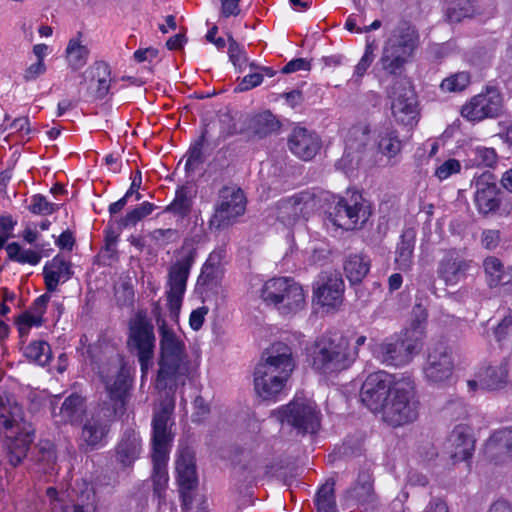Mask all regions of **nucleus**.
I'll return each instance as SVG.
<instances>
[{"mask_svg": "<svg viewBox=\"0 0 512 512\" xmlns=\"http://www.w3.org/2000/svg\"><path fill=\"white\" fill-rule=\"evenodd\" d=\"M109 403H104L82 428L81 439L91 449L105 445L111 423L123 413L131 387L129 372L120 365H111L100 371Z\"/></svg>", "mask_w": 512, "mask_h": 512, "instance_id": "nucleus-1", "label": "nucleus"}, {"mask_svg": "<svg viewBox=\"0 0 512 512\" xmlns=\"http://www.w3.org/2000/svg\"><path fill=\"white\" fill-rule=\"evenodd\" d=\"M160 335V359L159 371L156 380L158 389L166 392L167 398L161 403V409L173 396L174 389L178 384H184L189 370V361L186 354V347L183 337L173 328L168 327L165 322L159 325Z\"/></svg>", "mask_w": 512, "mask_h": 512, "instance_id": "nucleus-2", "label": "nucleus"}, {"mask_svg": "<svg viewBox=\"0 0 512 512\" xmlns=\"http://www.w3.org/2000/svg\"><path fill=\"white\" fill-rule=\"evenodd\" d=\"M295 368L291 348L277 343L266 352L265 360L254 371L256 394L267 401H277L284 393L287 382Z\"/></svg>", "mask_w": 512, "mask_h": 512, "instance_id": "nucleus-3", "label": "nucleus"}, {"mask_svg": "<svg viewBox=\"0 0 512 512\" xmlns=\"http://www.w3.org/2000/svg\"><path fill=\"white\" fill-rule=\"evenodd\" d=\"M427 313L421 304L412 312L409 325L404 329L401 339H387L373 348V353L382 363L393 366L408 364L421 348L425 337Z\"/></svg>", "mask_w": 512, "mask_h": 512, "instance_id": "nucleus-4", "label": "nucleus"}, {"mask_svg": "<svg viewBox=\"0 0 512 512\" xmlns=\"http://www.w3.org/2000/svg\"><path fill=\"white\" fill-rule=\"evenodd\" d=\"M173 400L170 399L161 409H156L152 421V481L154 493L160 498L165 492L168 483L167 462L173 434L171 415L174 410Z\"/></svg>", "mask_w": 512, "mask_h": 512, "instance_id": "nucleus-5", "label": "nucleus"}, {"mask_svg": "<svg viewBox=\"0 0 512 512\" xmlns=\"http://www.w3.org/2000/svg\"><path fill=\"white\" fill-rule=\"evenodd\" d=\"M0 432L7 440V458L12 466L19 465L27 456L33 434L23 422L22 408L9 396L0 397Z\"/></svg>", "mask_w": 512, "mask_h": 512, "instance_id": "nucleus-6", "label": "nucleus"}, {"mask_svg": "<svg viewBox=\"0 0 512 512\" xmlns=\"http://www.w3.org/2000/svg\"><path fill=\"white\" fill-rule=\"evenodd\" d=\"M357 357L351 351L347 337L332 338L323 335L315 341L311 352L312 367L323 375H331L349 368Z\"/></svg>", "mask_w": 512, "mask_h": 512, "instance_id": "nucleus-7", "label": "nucleus"}, {"mask_svg": "<svg viewBox=\"0 0 512 512\" xmlns=\"http://www.w3.org/2000/svg\"><path fill=\"white\" fill-rule=\"evenodd\" d=\"M380 413L382 419L393 427L409 424L418 418L419 401L410 377L399 378Z\"/></svg>", "mask_w": 512, "mask_h": 512, "instance_id": "nucleus-8", "label": "nucleus"}, {"mask_svg": "<svg viewBox=\"0 0 512 512\" xmlns=\"http://www.w3.org/2000/svg\"><path fill=\"white\" fill-rule=\"evenodd\" d=\"M474 203L483 217H507L512 213V197L505 194L497 185L496 176L485 171L474 178Z\"/></svg>", "mask_w": 512, "mask_h": 512, "instance_id": "nucleus-9", "label": "nucleus"}, {"mask_svg": "<svg viewBox=\"0 0 512 512\" xmlns=\"http://www.w3.org/2000/svg\"><path fill=\"white\" fill-rule=\"evenodd\" d=\"M273 415L299 433H315L320 427V410L311 398L302 393H297L287 405L273 411Z\"/></svg>", "mask_w": 512, "mask_h": 512, "instance_id": "nucleus-10", "label": "nucleus"}, {"mask_svg": "<svg viewBox=\"0 0 512 512\" xmlns=\"http://www.w3.org/2000/svg\"><path fill=\"white\" fill-rule=\"evenodd\" d=\"M370 211L363 196L358 192L338 197L330 206L328 217L333 225L345 230L361 227L369 218Z\"/></svg>", "mask_w": 512, "mask_h": 512, "instance_id": "nucleus-11", "label": "nucleus"}, {"mask_svg": "<svg viewBox=\"0 0 512 512\" xmlns=\"http://www.w3.org/2000/svg\"><path fill=\"white\" fill-rule=\"evenodd\" d=\"M128 345L137 353L143 378L152 366L155 336L153 324L141 312L130 321Z\"/></svg>", "mask_w": 512, "mask_h": 512, "instance_id": "nucleus-12", "label": "nucleus"}, {"mask_svg": "<svg viewBox=\"0 0 512 512\" xmlns=\"http://www.w3.org/2000/svg\"><path fill=\"white\" fill-rule=\"evenodd\" d=\"M395 120L405 126L416 123L418 116L416 93L406 78L394 81L387 92Z\"/></svg>", "mask_w": 512, "mask_h": 512, "instance_id": "nucleus-13", "label": "nucleus"}, {"mask_svg": "<svg viewBox=\"0 0 512 512\" xmlns=\"http://www.w3.org/2000/svg\"><path fill=\"white\" fill-rule=\"evenodd\" d=\"M400 377L386 371H377L367 376L360 390V399L372 412L380 413Z\"/></svg>", "mask_w": 512, "mask_h": 512, "instance_id": "nucleus-14", "label": "nucleus"}, {"mask_svg": "<svg viewBox=\"0 0 512 512\" xmlns=\"http://www.w3.org/2000/svg\"><path fill=\"white\" fill-rule=\"evenodd\" d=\"M246 198L244 192L235 186H225L219 191V200L210 225L217 229L233 224L237 217L244 214Z\"/></svg>", "mask_w": 512, "mask_h": 512, "instance_id": "nucleus-15", "label": "nucleus"}, {"mask_svg": "<svg viewBox=\"0 0 512 512\" xmlns=\"http://www.w3.org/2000/svg\"><path fill=\"white\" fill-rule=\"evenodd\" d=\"M454 362L451 350L444 344H436L429 348L426 363L423 367L424 377L434 384L446 383L453 374Z\"/></svg>", "mask_w": 512, "mask_h": 512, "instance_id": "nucleus-16", "label": "nucleus"}, {"mask_svg": "<svg viewBox=\"0 0 512 512\" xmlns=\"http://www.w3.org/2000/svg\"><path fill=\"white\" fill-rule=\"evenodd\" d=\"M503 113V99L494 89L474 96L462 106L461 115L469 121H481L485 118H496Z\"/></svg>", "mask_w": 512, "mask_h": 512, "instance_id": "nucleus-17", "label": "nucleus"}, {"mask_svg": "<svg viewBox=\"0 0 512 512\" xmlns=\"http://www.w3.org/2000/svg\"><path fill=\"white\" fill-rule=\"evenodd\" d=\"M176 472L182 508L190 510L192 508L191 492L197 487L198 478L194 455L189 449L186 448L179 452L176 460Z\"/></svg>", "mask_w": 512, "mask_h": 512, "instance_id": "nucleus-18", "label": "nucleus"}, {"mask_svg": "<svg viewBox=\"0 0 512 512\" xmlns=\"http://www.w3.org/2000/svg\"><path fill=\"white\" fill-rule=\"evenodd\" d=\"M314 207L315 195L307 190L301 191L277 203V219L285 225H292L299 218L306 217Z\"/></svg>", "mask_w": 512, "mask_h": 512, "instance_id": "nucleus-19", "label": "nucleus"}, {"mask_svg": "<svg viewBox=\"0 0 512 512\" xmlns=\"http://www.w3.org/2000/svg\"><path fill=\"white\" fill-rule=\"evenodd\" d=\"M46 494L50 499L52 512H98L94 491L88 484H85V489L72 504L66 503L65 492L59 493L53 487H49Z\"/></svg>", "mask_w": 512, "mask_h": 512, "instance_id": "nucleus-20", "label": "nucleus"}, {"mask_svg": "<svg viewBox=\"0 0 512 512\" xmlns=\"http://www.w3.org/2000/svg\"><path fill=\"white\" fill-rule=\"evenodd\" d=\"M484 455L493 465H505L512 461V426L495 430L487 439Z\"/></svg>", "mask_w": 512, "mask_h": 512, "instance_id": "nucleus-21", "label": "nucleus"}, {"mask_svg": "<svg viewBox=\"0 0 512 512\" xmlns=\"http://www.w3.org/2000/svg\"><path fill=\"white\" fill-rule=\"evenodd\" d=\"M260 298L281 314H290L302 309L305 305L304 290H260Z\"/></svg>", "mask_w": 512, "mask_h": 512, "instance_id": "nucleus-22", "label": "nucleus"}, {"mask_svg": "<svg viewBox=\"0 0 512 512\" xmlns=\"http://www.w3.org/2000/svg\"><path fill=\"white\" fill-rule=\"evenodd\" d=\"M471 264V260H466L458 251L451 249L440 260L437 273L446 285L454 286L466 277Z\"/></svg>", "mask_w": 512, "mask_h": 512, "instance_id": "nucleus-23", "label": "nucleus"}, {"mask_svg": "<svg viewBox=\"0 0 512 512\" xmlns=\"http://www.w3.org/2000/svg\"><path fill=\"white\" fill-rule=\"evenodd\" d=\"M288 146L293 154L308 161L318 153L320 139L316 133L304 127H295L289 136Z\"/></svg>", "mask_w": 512, "mask_h": 512, "instance_id": "nucleus-24", "label": "nucleus"}, {"mask_svg": "<svg viewBox=\"0 0 512 512\" xmlns=\"http://www.w3.org/2000/svg\"><path fill=\"white\" fill-rule=\"evenodd\" d=\"M451 456L455 461H464L472 457L475 450V439L472 429L466 424L454 427L448 438Z\"/></svg>", "mask_w": 512, "mask_h": 512, "instance_id": "nucleus-25", "label": "nucleus"}, {"mask_svg": "<svg viewBox=\"0 0 512 512\" xmlns=\"http://www.w3.org/2000/svg\"><path fill=\"white\" fill-rule=\"evenodd\" d=\"M418 33L414 26L407 21L399 22L393 29L385 47L391 48L403 55L411 56L418 44Z\"/></svg>", "mask_w": 512, "mask_h": 512, "instance_id": "nucleus-26", "label": "nucleus"}, {"mask_svg": "<svg viewBox=\"0 0 512 512\" xmlns=\"http://www.w3.org/2000/svg\"><path fill=\"white\" fill-rule=\"evenodd\" d=\"M57 400H59V397L55 396L51 403V413L56 423L73 424L81 420L85 412V405L84 399L80 395L76 393L71 394L63 401L60 407H57L55 404Z\"/></svg>", "mask_w": 512, "mask_h": 512, "instance_id": "nucleus-27", "label": "nucleus"}, {"mask_svg": "<svg viewBox=\"0 0 512 512\" xmlns=\"http://www.w3.org/2000/svg\"><path fill=\"white\" fill-rule=\"evenodd\" d=\"M203 131L204 136H209L212 147H217L227 138L238 133L236 120L230 112L219 113L216 120L204 126Z\"/></svg>", "mask_w": 512, "mask_h": 512, "instance_id": "nucleus-28", "label": "nucleus"}, {"mask_svg": "<svg viewBox=\"0 0 512 512\" xmlns=\"http://www.w3.org/2000/svg\"><path fill=\"white\" fill-rule=\"evenodd\" d=\"M196 251L193 248L182 249L178 253L176 262L171 265L168 274L170 288H185L190 269L195 261Z\"/></svg>", "mask_w": 512, "mask_h": 512, "instance_id": "nucleus-29", "label": "nucleus"}, {"mask_svg": "<svg viewBox=\"0 0 512 512\" xmlns=\"http://www.w3.org/2000/svg\"><path fill=\"white\" fill-rule=\"evenodd\" d=\"M482 266L490 288L512 285V266H505L496 256H487Z\"/></svg>", "mask_w": 512, "mask_h": 512, "instance_id": "nucleus-30", "label": "nucleus"}, {"mask_svg": "<svg viewBox=\"0 0 512 512\" xmlns=\"http://www.w3.org/2000/svg\"><path fill=\"white\" fill-rule=\"evenodd\" d=\"M142 451L141 438L134 429L124 431L120 442L117 445V459L125 466L133 463Z\"/></svg>", "mask_w": 512, "mask_h": 512, "instance_id": "nucleus-31", "label": "nucleus"}, {"mask_svg": "<svg viewBox=\"0 0 512 512\" xmlns=\"http://www.w3.org/2000/svg\"><path fill=\"white\" fill-rule=\"evenodd\" d=\"M480 385L486 390H499L508 383V360H504L496 366H488L478 373Z\"/></svg>", "mask_w": 512, "mask_h": 512, "instance_id": "nucleus-32", "label": "nucleus"}, {"mask_svg": "<svg viewBox=\"0 0 512 512\" xmlns=\"http://www.w3.org/2000/svg\"><path fill=\"white\" fill-rule=\"evenodd\" d=\"M476 0H451L445 9V18L450 23H458L464 18L483 14Z\"/></svg>", "mask_w": 512, "mask_h": 512, "instance_id": "nucleus-33", "label": "nucleus"}, {"mask_svg": "<svg viewBox=\"0 0 512 512\" xmlns=\"http://www.w3.org/2000/svg\"><path fill=\"white\" fill-rule=\"evenodd\" d=\"M44 279L46 288H55L65 283L71 276V264L63 258L56 256L44 267Z\"/></svg>", "mask_w": 512, "mask_h": 512, "instance_id": "nucleus-34", "label": "nucleus"}, {"mask_svg": "<svg viewBox=\"0 0 512 512\" xmlns=\"http://www.w3.org/2000/svg\"><path fill=\"white\" fill-rule=\"evenodd\" d=\"M343 290H314L312 306L322 315L334 313L343 302Z\"/></svg>", "mask_w": 512, "mask_h": 512, "instance_id": "nucleus-35", "label": "nucleus"}, {"mask_svg": "<svg viewBox=\"0 0 512 512\" xmlns=\"http://www.w3.org/2000/svg\"><path fill=\"white\" fill-rule=\"evenodd\" d=\"M370 270V259L364 255H350L344 264V271L351 285H358Z\"/></svg>", "mask_w": 512, "mask_h": 512, "instance_id": "nucleus-36", "label": "nucleus"}, {"mask_svg": "<svg viewBox=\"0 0 512 512\" xmlns=\"http://www.w3.org/2000/svg\"><path fill=\"white\" fill-rule=\"evenodd\" d=\"M416 233L408 228L401 234V240L397 245L395 261L402 269L410 267L413 258Z\"/></svg>", "mask_w": 512, "mask_h": 512, "instance_id": "nucleus-37", "label": "nucleus"}, {"mask_svg": "<svg viewBox=\"0 0 512 512\" xmlns=\"http://www.w3.org/2000/svg\"><path fill=\"white\" fill-rule=\"evenodd\" d=\"M378 149L388 158L395 157L402 149V142L397 131L391 127H384L378 135Z\"/></svg>", "mask_w": 512, "mask_h": 512, "instance_id": "nucleus-38", "label": "nucleus"}, {"mask_svg": "<svg viewBox=\"0 0 512 512\" xmlns=\"http://www.w3.org/2000/svg\"><path fill=\"white\" fill-rule=\"evenodd\" d=\"M192 204L190 189L187 186H181L176 190L174 200L164 209V212L172 213L184 219L190 214Z\"/></svg>", "mask_w": 512, "mask_h": 512, "instance_id": "nucleus-39", "label": "nucleus"}, {"mask_svg": "<svg viewBox=\"0 0 512 512\" xmlns=\"http://www.w3.org/2000/svg\"><path fill=\"white\" fill-rule=\"evenodd\" d=\"M249 127L259 138H264L276 132L280 128V123L270 111H264L250 120Z\"/></svg>", "mask_w": 512, "mask_h": 512, "instance_id": "nucleus-40", "label": "nucleus"}, {"mask_svg": "<svg viewBox=\"0 0 512 512\" xmlns=\"http://www.w3.org/2000/svg\"><path fill=\"white\" fill-rule=\"evenodd\" d=\"M409 57L384 46L380 64L382 69L388 74L398 75L401 74Z\"/></svg>", "mask_w": 512, "mask_h": 512, "instance_id": "nucleus-41", "label": "nucleus"}, {"mask_svg": "<svg viewBox=\"0 0 512 512\" xmlns=\"http://www.w3.org/2000/svg\"><path fill=\"white\" fill-rule=\"evenodd\" d=\"M24 356L31 362L45 366L50 362L52 352L50 345L46 341L37 340L24 348Z\"/></svg>", "mask_w": 512, "mask_h": 512, "instance_id": "nucleus-42", "label": "nucleus"}, {"mask_svg": "<svg viewBox=\"0 0 512 512\" xmlns=\"http://www.w3.org/2000/svg\"><path fill=\"white\" fill-rule=\"evenodd\" d=\"M88 55V48L82 45L79 40L71 39L69 41L66 48V58L73 70L82 68L87 62Z\"/></svg>", "mask_w": 512, "mask_h": 512, "instance_id": "nucleus-43", "label": "nucleus"}, {"mask_svg": "<svg viewBox=\"0 0 512 512\" xmlns=\"http://www.w3.org/2000/svg\"><path fill=\"white\" fill-rule=\"evenodd\" d=\"M315 504L318 512H335L334 482H325L316 494Z\"/></svg>", "mask_w": 512, "mask_h": 512, "instance_id": "nucleus-44", "label": "nucleus"}, {"mask_svg": "<svg viewBox=\"0 0 512 512\" xmlns=\"http://www.w3.org/2000/svg\"><path fill=\"white\" fill-rule=\"evenodd\" d=\"M95 71L94 77H97L95 97L103 99L109 92L110 89V68L108 64L104 62H97L93 67Z\"/></svg>", "mask_w": 512, "mask_h": 512, "instance_id": "nucleus-45", "label": "nucleus"}, {"mask_svg": "<svg viewBox=\"0 0 512 512\" xmlns=\"http://www.w3.org/2000/svg\"><path fill=\"white\" fill-rule=\"evenodd\" d=\"M9 259L21 264L36 265L39 263L40 255L32 250H23L17 242L10 243L6 246Z\"/></svg>", "mask_w": 512, "mask_h": 512, "instance_id": "nucleus-46", "label": "nucleus"}, {"mask_svg": "<svg viewBox=\"0 0 512 512\" xmlns=\"http://www.w3.org/2000/svg\"><path fill=\"white\" fill-rule=\"evenodd\" d=\"M361 483L348 492V497L357 503L369 502L373 495V487L370 475L365 473L360 476Z\"/></svg>", "mask_w": 512, "mask_h": 512, "instance_id": "nucleus-47", "label": "nucleus"}, {"mask_svg": "<svg viewBox=\"0 0 512 512\" xmlns=\"http://www.w3.org/2000/svg\"><path fill=\"white\" fill-rule=\"evenodd\" d=\"M204 144L211 145V141L209 140V136H204V131L202 130L199 139L190 146L187 153V161L185 164V169L190 170L194 169L193 166L195 164L203 163V152L202 148Z\"/></svg>", "mask_w": 512, "mask_h": 512, "instance_id": "nucleus-48", "label": "nucleus"}, {"mask_svg": "<svg viewBox=\"0 0 512 512\" xmlns=\"http://www.w3.org/2000/svg\"><path fill=\"white\" fill-rule=\"evenodd\" d=\"M470 84V74L468 72H458L445 78L440 87L447 92L463 91Z\"/></svg>", "mask_w": 512, "mask_h": 512, "instance_id": "nucleus-49", "label": "nucleus"}, {"mask_svg": "<svg viewBox=\"0 0 512 512\" xmlns=\"http://www.w3.org/2000/svg\"><path fill=\"white\" fill-rule=\"evenodd\" d=\"M374 47L372 44H367L365 47V52L361 59L359 60L358 64L355 66V71L350 79V82L359 85L361 82L362 77L365 75L367 69L370 67L374 60Z\"/></svg>", "mask_w": 512, "mask_h": 512, "instance_id": "nucleus-50", "label": "nucleus"}, {"mask_svg": "<svg viewBox=\"0 0 512 512\" xmlns=\"http://www.w3.org/2000/svg\"><path fill=\"white\" fill-rule=\"evenodd\" d=\"M150 239L158 247H166L180 239V233L176 229H155L149 234Z\"/></svg>", "mask_w": 512, "mask_h": 512, "instance_id": "nucleus-51", "label": "nucleus"}, {"mask_svg": "<svg viewBox=\"0 0 512 512\" xmlns=\"http://www.w3.org/2000/svg\"><path fill=\"white\" fill-rule=\"evenodd\" d=\"M223 273V266H210L208 264H204L198 278V283L207 286H217L220 284Z\"/></svg>", "mask_w": 512, "mask_h": 512, "instance_id": "nucleus-52", "label": "nucleus"}, {"mask_svg": "<svg viewBox=\"0 0 512 512\" xmlns=\"http://www.w3.org/2000/svg\"><path fill=\"white\" fill-rule=\"evenodd\" d=\"M473 161L476 165L492 168L496 165L498 156L493 148L478 146L472 150Z\"/></svg>", "mask_w": 512, "mask_h": 512, "instance_id": "nucleus-53", "label": "nucleus"}, {"mask_svg": "<svg viewBox=\"0 0 512 512\" xmlns=\"http://www.w3.org/2000/svg\"><path fill=\"white\" fill-rule=\"evenodd\" d=\"M59 209V205L47 201L46 197L36 194L31 199L29 210L38 215H50Z\"/></svg>", "mask_w": 512, "mask_h": 512, "instance_id": "nucleus-54", "label": "nucleus"}, {"mask_svg": "<svg viewBox=\"0 0 512 512\" xmlns=\"http://www.w3.org/2000/svg\"><path fill=\"white\" fill-rule=\"evenodd\" d=\"M316 285L315 288H341L344 281L339 272L328 270L319 274Z\"/></svg>", "mask_w": 512, "mask_h": 512, "instance_id": "nucleus-55", "label": "nucleus"}, {"mask_svg": "<svg viewBox=\"0 0 512 512\" xmlns=\"http://www.w3.org/2000/svg\"><path fill=\"white\" fill-rule=\"evenodd\" d=\"M461 170V164L457 159L451 158L444 161L435 170V176L439 180H445L451 175L459 173Z\"/></svg>", "mask_w": 512, "mask_h": 512, "instance_id": "nucleus-56", "label": "nucleus"}, {"mask_svg": "<svg viewBox=\"0 0 512 512\" xmlns=\"http://www.w3.org/2000/svg\"><path fill=\"white\" fill-rule=\"evenodd\" d=\"M228 43L229 58L230 61L234 64V66H240L241 62H246L247 57L245 55L243 48L237 43V41L232 36H229Z\"/></svg>", "mask_w": 512, "mask_h": 512, "instance_id": "nucleus-57", "label": "nucleus"}, {"mask_svg": "<svg viewBox=\"0 0 512 512\" xmlns=\"http://www.w3.org/2000/svg\"><path fill=\"white\" fill-rule=\"evenodd\" d=\"M43 321V316L35 311H28L24 313L19 319V329L22 332L24 329H29L33 326L39 327L41 326Z\"/></svg>", "mask_w": 512, "mask_h": 512, "instance_id": "nucleus-58", "label": "nucleus"}, {"mask_svg": "<svg viewBox=\"0 0 512 512\" xmlns=\"http://www.w3.org/2000/svg\"><path fill=\"white\" fill-rule=\"evenodd\" d=\"M263 82V74L251 73L244 76L235 91L244 92L259 86Z\"/></svg>", "mask_w": 512, "mask_h": 512, "instance_id": "nucleus-59", "label": "nucleus"}, {"mask_svg": "<svg viewBox=\"0 0 512 512\" xmlns=\"http://www.w3.org/2000/svg\"><path fill=\"white\" fill-rule=\"evenodd\" d=\"M208 312L209 308L207 306H201L191 312L189 317V325L192 330L198 331L202 328Z\"/></svg>", "mask_w": 512, "mask_h": 512, "instance_id": "nucleus-60", "label": "nucleus"}, {"mask_svg": "<svg viewBox=\"0 0 512 512\" xmlns=\"http://www.w3.org/2000/svg\"><path fill=\"white\" fill-rule=\"evenodd\" d=\"M500 240H501V237H500L499 230L489 229V230H484L482 232L481 242H482V245L488 250L495 249L499 245Z\"/></svg>", "mask_w": 512, "mask_h": 512, "instance_id": "nucleus-61", "label": "nucleus"}, {"mask_svg": "<svg viewBox=\"0 0 512 512\" xmlns=\"http://www.w3.org/2000/svg\"><path fill=\"white\" fill-rule=\"evenodd\" d=\"M39 451L41 453L40 461L45 462L47 465L55 463V449L50 441H41L39 443Z\"/></svg>", "mask_w": 512, "mask_h": 512, "instance_id": "nucleus-62", "label": "nucleus"}, {"mask_svg": "<svg viewBox=\"0 0 512 512\" xmlns=\"http://www.w3.org/2000/svg\"><path fill=\"white\" fill-rule=\"evenodd\" d=\"M311 68V64L305 58H296L289 61L281 70L283 74H289L301 70L308 71Z\"/></svg>", "mask_w": 512, "mask_h": 512, "instance_id": "nucleus-63", "label": "nucleus"}, {"mask_svg": "<svg viewBox=\"0 0 512 512\" xmlns=\"http://www.w3.org/2000/svg\"><path fill=\"white\" fill-rule=\"evenodd\" d=\"M46 72V65L44 61H37L31 64L24 72L23 79L26 82L37 79L39 76Z\"/></svg>", "mask_w": 512, "mask_h": 512, "instance_id": "nucleus-64", "label": "nucleus"}]
</instances>
